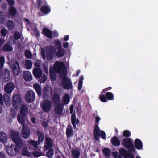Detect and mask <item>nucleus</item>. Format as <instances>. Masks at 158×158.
Here are the masks:
<instances>
[{"instance_id":"obj_59","label":"nucleus","mask_w":158,"mask_h":158,"mask_svg":"<svg viewBox=\"0 0 158 158\" xmlns=\"http://www.w3.org/2000/svg\"><path fill=\"white\" fill-rule=\"evenodd\" d=\"M76 119V116L75 113H73L71 116V121H73V120H74V119Z\"/></svg>"},{"instance_id":"obj_43","label":"nucleus","mask_w":158,"mask_h":158,"mask_svg":"<svg viewBox=\"0 0 158 158\" xmlns=\"http://www.w3.org/2000/svg\"><path fill=\"white\" fill-rule=\"evenodd\" d=\"M5 20V15L2 12H0V23H3Z\"/></svg>"},{"instance_id":"obj_50","label":"nucleus","mask_w":158,"mask_h":158,"mask_svg":"<svg viewBox=\"0 0 158 158\" xmlns=\"http://www.w3.org/2000/svg\"><path fill=\"white\" fill-rule=\"evenodd\" d=\"M131 134L130 131L127 130H125L123 132V135L125 137H128L130 136Z\"/></svg>"},{"instance_id":"obj_24","label":"nucleus","mask_w":158,"mask_h":158,"mask_svg":"<svg viewBox=\"0 0 158 158\" xmlns=\"http://www.w3.org/2000/svg\"><path fill=\"white\" fill-rule=\"evenodd\" d=\"M73 158H79L80 155V149H73L71 152Z\"/></svg>"},{"instance_id":"obj_6","label":"nucleus","mask_w":158,"mask_h":158,"mask_svg":"<svg viewBox=\"0 0 158 158\" xmlns=\"http://www.w3.org/2000/svg\"><path fill=\"white\" fill-rule=\"evenodd\" d=\"M98 125V124L96 125L94 131V138L96 140H98L99 139V137L100 136L102 138L105 139L106 136L105 132L103 131L100 130Z\"/></svg>"},{"instance_id":"obj_40","label":"nucleus","mask_w":158,"mask_h":158,"mask_svg":"<svg viewBox=\"0 0 158 158\" xmlns=\"http://www.w3.org/2000/svg\"><path fill=\"white\" fill-rule=\"evenodd\" d=\"M32 63L31 61L28 60L25 61V66L26 68L28 69H31L32 67Z\"/></svg>"},{"instance_id":"obj_51","label":"nucleus","mask_w":158,"mask_h":158,"mask_svg":"<svg viewBox=\"0 0 158 158\" xmlns=\"http://www.w3.org/2000/svg\"><path fill=\"white\" fill-rule=\"evenodd\" d=\"M26 56L28 58H30L32 56V54L31 52L28 50H26L25 52Z\"/></svg>"},{"instance_id":"obj_10","label":"nucleus","mask_w":158,"mask_h":158,"mask_svg":"<svg viewBox=\"0 0 158 158\" xmlns=\"http://www.w3.org/2000/svg\"><path fill=\"white\" fill-rule=\"evenodd\" d=\"M42 110L45 112H48L51 110L52 106L51 102L48 100L44 101L41 105Z\"/></svg>"},{"instance_id":"obj_33","label":"nucleus","mask_w":158,"mask_h":158,"mask_svg":"<svg viewBox=\"0 0 158 158\" xmlns=\"http://www.w3.org/2000/svg\"><path fill=\"white\" fill-rule=\"evenodd\" d=\"M22 155L24 156H31V152L28 151L26 148L24 147L22 150Z\"/></svg>"},{"instance_id":"obj_38","label":"nucleus","mask_w":158,"mask_h":158,"mask_svg":"<svg viewBox=\"0 0 158 158\" xmlns=\"http://www.w3.org/2000/svg\"><path fill=\"white\" fill-rule=\"evenodd\" d=\"M3 50L4 51H11L13 50V48L10 45L6 44L3 47Z\"/></svg>"},{"instance_id":"obj_55","label":"nucleus","mask_w":158,"mask_h":158,"mask_svg":"<svg viewBox=\"0 0 158 158\" xmlns=\"http://www.w3.org/2000/svg\"><path fill=\"white\" fill-rule=\"evenodd\" d=\"M47 79L45 75H43L41 80L40 83L44 82Z\"/></svg>"},{"instance_id":"obj_47","label":"nucleus","mask_w":158,"mask_h":158,"mask_svg":"<svg viewBox=\"0 0 158 158\" xmlns=\"http://www.w3.org/2000/svg\"><path fill=\"white\" fill-rule=\"evenodd\" d=\"M103 153L106 156H109L111 154V152L108 149L104 148L103 149Z\"/></svg>"},{"instance_id":"obj_13","label":"nucleus","mask_w":158,"mask_h":158,"mask_svg":"<svg viewBox=\"0 0 158 158\" xmlns=\"http://www.w3.org/2000/svg\"><path fill=\"white\" fill-rule=\"evenodd\" d=\"M30 135V130L27 127V126L22 127V130L21 132V137L24 139H27L29 137Z\"/></svg>"},{"instance_id":"obj_42","label":"nucleus","mask_w":158,"mask_h":158,"mask_svg":"<svg viewBox=\"0 0 158 158\" xmlns=\"http://www.w3.org/2000/svg\"><path fill=\"white\" fill-rule=\"evenodd\" d=\"M84 79V77L83 76H81L80 77L79 81L78 83V90H80L81 89L82 85V83H83V80Z\"/></svg>"},{"instance_id":"obj_35","label":"nucleus","mask_w":158,"mask_h":158,"mask_svg":"<svg viewBox=\"0 0 158 158\" xmlns=\"http://www.w3.org/2000/svg\"><path fill=\"white\" fill-rule=\"evenodd\" d=\"M37 133L39 137V140L38 141L40 142L43 141L44 139V135L43 133L39 131H38Z\"/></svg>"},{"instance_id":"obj_26","label":"nucleus","mask_w":158,"mask_h":158,"mask_svg":"<svg viewBox=\"0 0 158 158\" xmlns=\"http://www.w3.org/2000/svg\"><path fill=\"white\" fill-rule=\"evenodd\" d=\"M66 134L67 137L70 138L73 135V132L71 126H69L66 131Z\"/></svg>"},{"instance_id":"obj_31","label":"nucleus","mask_w":158,"mask_h":158,"mask_svg":"<svg viewBox=\"0 0 158 158\" xmlns=\"http://www.w3.org/2000/svg\"><path fill=\"white\" fill-rule=\"evenodd\" d=\"M33 87L39 95H40L41 94V90L40 85L37 84H35L33 85Z\"/></svg>"},{"instance_id":"obj_9","label":"nucleus","mask_w":158,"mask_h":158,"mask_svg":"<svg viewBox=\"0 0 158 158\" xmlns=\"http://www.w3.org/2000/svg\"><path fill=\"white\" fill-rule=\"evenodd\" d=\"M45 143L43 147L44 151L48 149H52L53 146V143L52 140L49 137H46L45 139Z\"/></svg>"},{"instance_id":"obj_34","label":"nucleus","mask_w":158,"mask_h":158,"mask_svg":"<svg viewBox=\"0 0 158 158\" xmlns=\"http://www.w3.org/2000/svg\"><path fill=\"white\" fill-rule=\"evenodd\" d=\"M24 20L26 22V24L27 27L30 26L32 29H35V26L33 23H31L28 19L25 18Z\"/></svg>"},{"instance_id":"obj_62","label":"nucleus","mask_w":158,"mask_h":158,"mask_svg":"<svg viewBox=\"0 0 158 158\" xmlns=\"http://www.w3.org/2000/svg\"><path fill=\"white\" fill-rule=\"evenodd\" d=\"M63 47L65 48H67L69 46V44L68 42H64L63 44Z\"/></svg>"},{"instance_id":"obj_22","label":"nucleus","mask_w":158,"mask_h":158,"mask_svg":"<svg viewBox=\"0 0 158 158\" xmlns=\"http://www.w3.org/2000/svg\"><path fill=\"white\" fill-rule=\"evenodd\" d=\"M33 74L35 77L40 78L42 75V72L40 68H36L33 70Z\"/></svg>"},{"instance_id":"obj_61","label":"nucleus","mask_w":158,"mask_h":158,"mask_svg":"<svg viewBox=\"0 0 158 158\" xmlns=\"http://www.w3.org/2000/svg\"><path fill=\"white\" fill-rule=\"evenodd\" d=\"M118 152H113V157L115 158H118Z\"/></svg>"},{"instance_id":"obj_46","label":"nucleus","mask_w":158,"mask_h":158,"mask_svg":"<svg viewBox=\"0 0 158 158\" xmlns=\"http://www.w3.org/2000/svg\"><path fill=\"white\" fill-rule=\"evenodd\" d=\"M21 33L18 32H15L14 35V40H18L21 37Z\"/></svg>"},{"instance_id":"obj_15","label":"nucleus","mask_w":158,"mask_h":158,"mask_svg":"<svg viewBox=\"0 0 158 158\" xmlns=\"http://www.w3.org/2000/svg\"><path fill=\"white\" fill-rule=\"evenodd\" d=\"M10 77V72L7 69H5L1 76V79L3 82L8 81Z\"/></svg>"},{"instance_id":"obj_32","label":"nucleus","mask_w":158,"mask_h":158,"mask_svg":"<svg viewBox=\"0 0 158 158\" xmlns=\"http://www.w3.org/2000/svg\"><path fill=\"white\" fill-rule=\"evenodd\" d=\"M58 51L56 52V55L58 57H60L63 56L64 54V50L62 48L57 49Z\"/></svg>"},{"instance_id":"obj_8","label":"nucleus","mask_w":158,"mask_h":158,"mask_svg":"<svg viewBox=\"0 0 158 158\" xmlns=\"http://www.w3.org/2000/svg\"><path fill=\"white\" fill-rule=\"evenodd\" d=\"M3 101L7 106H10L11 105L10 98L6 94L2 95V94L0 93V103L3 104Z\"/></svg>"},{"instance_id":"obj_14","label":"nucleus","mask_w":158,"mask_h":158,"mask_svg":"<svg viewBox=\"0 0 158 158\" xmlns=\"http://www.w3.org/2000/svg\"><path fill=\"white\" fill-rule=\"evenodd\" d=\"M56 55V49L53 47H51L49 48V50L46 54L47 58L48 60H52L53 59Z\"/></svg>"},{"instance_id":"obj_56","label":"nucleus","mask_w":158,"mask_h":158,"mask_svg":"<svg viewBox=\"0 0 158 158\" xmlns=\"http://www.w3.org/2000/svg\"><path fill=\"white\" fill-rule=\"evenodd\" d=\"M41 56L44 59L45 58V53L43 49H42L41 51Z\"/></svg>"},{"instance_id":"obj_44","label":"nucleus","mask_w":158,"mask_h":158,"mask_svg":"<svg viewBox=\"0 0 158 158\" xmlns=\"http://www.w3.org/2000/svg\"><path fill=\"white\" fill-rule=\"evenodd\" d=\"M55 46L57 49L62 48L61 44L60 41L58 40H56L54 42Z\"/></svg>"},{"instance_id":"obj_36","label":"nucleus","mask_w":158,"mask_h":158,"mask_svg":"<svg viewBox=\"0 0 158 158\" xmlns=\"http://www.w3.org/2000/svg\"><path fill=\"white\" fill-rule=\"evenodd\" d=\"M7 25L8 28L10 29H13L15 26L13 22L10 20H9L7 22Z\"/></svg>"},{"instance_id":"obj_21","label":"nucleus","mask_w":158,"mask_h":158,"mask_svg":"<svg viewBox=\"0 0 158 158\" xmlns=\"http://www.w3.org/2000/svg\"><path fill=\"white\" fill-rule=\"evenodd\" d=\"M23 76L24 79L27 81H30L32 78L31 73L28 71L24 72L23 73Z\"/></svg>"},{"instance_id":"obj_27","label":"nucleus","mask_w":158,"mask_h":158,"mask_svg":"<svg viewBox=\"0 0 158 158\" xmlns=\"http://www.w3.org/2000/svg\"><path fill=\"white\" fill-rule=\"evenodd\" d=\"M70 97L68 94H65L62 99V103L63 105L68 104L69 102Z\"/></svg>"},{"instance_id":"obj_64","label":"nucleus","mask_w":158,"mask_h":158,"mask_svg":"<svg viewBox=\"0 0 158 158\" xmlns=\"http://www.w3.org/2000/svg\"><path fill=\"white\" fill-rule=\"evenodd\" d=\"M111 89V87H109L107 88L104 89L101 92V93H102L103 92H106V91H107L109 90H110Z\"/></svg>"},{"instance_id":"obj_4","label":"nucleus","mask_w":158,"mask_h":158,"mask_svg":"<svg viewBox=\"0 0 158 158\" xmlns=\"http://www.w3.org/2000/svg\"><path fill=\"white\" fill-rule=\"evenodd\" d=\"M9 64L14 75L16 76L19 75L20 72V69L18 62L16 60H13L11 62H9Z\"/></svg>"},{"instance_id":"obj_16","label":"nucleus","mask_w":158,"mask_h":158,"mask_svg":"<svg viewBox=\"0 0 158 158\" xmlns=\"http://www.w3.org/2000/svg\"><path fill=\"white\" fill-rule=\"evenodd\" d=\"M17 118L18 122L22 125V127L29 126L30 124L27 120H26L25 121L23 117L20 114L18 115Z\"/></svg>"},{"instance_id":"obj_53","label":"nucleus","mask_w":158,"mask_h":158,"mask_svg":"<svg viewBox=\"0 0 158 158\" xmlns=\"http://www.w3.org/2000/svg\"><path fill=\"white\" fill-rule=\"evenodd\" d=\"M79 122V120L78 119H74V120H73L71 121L72 124L73 125V126L74 127H76V124H77Z\"/></svg>"},{"instance_id":"obj_28","label":"nucleus","mask_w":158,"mask_h":158,"mask_svg":"<svg viewBox=\"0 0 158 158\" xmlns=\"http://www.w3.org/2000/svg\"><path fill=\"white\" fill-rule=\"evenodd\" d=\"M6 134L3 132L0 133V141L2 143L6 142L7 140Z\"/></svg>"},{"instance_id":"obj_52","label":"nucleus","mask_w":158,"mask_h":158,"mask_svg":"<svg viewBox=\"0 0 158 158\" xmlns=\"http://www.w3.org/2000/svg\"><path fill=\"white\" fill-rule=\"evenodd\" d=\"M54 100L55 102H59L60 101L59 96L57 94H55L53 96Z\"/></svg>"},{"instance_id":"obj_20","label":"nucleus","mask_w":158,"mask_h":158,"mask_svg":"<svg viewBox=\"0 0 158 158\" xmlns=\"http://www.w3.org/2000/svg\"><path fill=\"white\" fill-rule=\"evenodd\" d=\"M40 142L39 141H35L33 140H31L30 141L28 144V147L30 149L32 148V146L34 147L33 148V150H34L35 148H38V145L39 144Z\"/></svg>"},{"instance_id":"obj_11","label":"nucleus","mask_w":158,"mask_h":158,"mask_svg":"<svg viewBox=\"0 0 158 158\" xmlns=\"http://www.w3.org/2000/svg\"><path fill=\"white\" fill-rule=\"evenodd\" d=\"M35 94L34 92L32 91H28L26 96V100L28 103H31L33 102L35 100Z\"/></svg>"},{"instance_id":"obj_19","label":"nucleus","mask_w":158,"mask_h":158,"mask_svg":"<svg viewBox=\"0 0 158 158\" xmlns=\"http://www.w3.org/2000/svg\"><path fill=\"white\" fill-rule=\"evenodd\" d=\"M43 95L45 97L47 98L52 95V89L51 88L48 86H46L43 91Z\"/></svg>"},{"instance_id":"obj_1","label":"nucleus","mask_w":158,"mask_h":158,"mask_svg":"<svg viewBox=\"0 0 158 158\" xmlns=\"http://www.w3.org/2000/svg\"><path fill=\"white\" fill-rule=\"evenodd\" d=\"M56 73L60 74L61 78H62V85L64 87L67 89H71L72 83L69 79L66 77V68L63 62H56L53 68L50 69V76L52 80H55Z\"/></svg>"},{"instance_id":"obj_60","label":"nucleus","mask_w":158,"mask_h":158,"mask_svg":"<svg viewBox=\"0 0 158 158\" xmlns=\"http://www.w3.org/2000/svg\"><path fill=\"white\" fill-rule=\"evenodd\" d=\"M70 113L72 114L73 112V105L70 106L69 108Z\"/></svg>"},{"instance_id":"obj_2","label":"nucleus","mask_w":158,"mask_h":158,"mask_svg":"<svg viewBox=\"0 0 158 158\" xmlns=\"http://www.w3.org/2000/svg\"><path fill=\"white\" fill-rule=\"evenodd\" d=\"M12 105L16 109H19L21 107L20 113L25 116L28 113V108L24 104H22L20 97L18 94H15L13 96Z\"/></svg>"},{"instance_id":"obj_7","label":"nucleus","mask_w":158,"mask_h":158,"mask_svg":"<svg viewBox=\"0 0 158 158\" xmlns=\"http://www.w3.org/2000/svg\"><path fill=\"white\" fill-rule=\"evenodd\" d=\"M122 144L126 148H129L133 152L135 150L132 140L130 138H125L122 142Z\"/></svg>"},{"instance_id":"obj_49","label":"nucleus","mask_w":158,"mask_h":158,"mask_svg":"<svg viewBox=\"0 0 158 158\" xmlns=\"http://www.w3.org/2000/svg\"><path fill=\"white\" fill-rule=\"evenodd\" d=\"M5 61V58L4 57L2 56L0 58V65L2 68L3 66Z\"/></svg>"},{"instance_id":"obj_12","label":"nucleus","mask_w":158,"mask_h":158,"mask_svg":"<svg viewBox=\"0 0 158 158\" xmlns=\"http://www.w3.org/2000/svg\"><path fill=\"white\" fill-rule=\"evenodd\" d=\"M15 87V85L13 83L9 82L5 86L4 90L6 93L9 94L12 92Z\"/></svg>"},{"instance_id":"obj_25","label":"nucleus","mask_w":158,"mask_h":158,"mask_svg":"<svg viewBox=\"0 0 158 158\" xmlns=\"http://www.w3.org/2000/svg\"><path fill=\"white\" fill-rule=\"evenodd\" d=\"M41 11L44 13L47 14L50 12V7L48 4H46L41 7Z\"/></svg>"},{"instance_id":"obj_45","label":"nucleus","mask_w":158,"mask_h":158,"mask_svg":"<svg viewBox=\"0 0 158 158\" xmlns=\"http://www.w3.org/2000/svg\"><path fill=\"white\" fill-rule=\"evenodd\" d=\"M48 151L47 153L46 156L48 157L51 158L54 154L53 149H48Z\"/></svg>"},{"instance_id":"obj_39","label":"nucleus","mask_w":158,"mask_h":158,"mask_svg":"<svg viewBox=\"0 0 158 158\" xmlns=\"http://www.w3.org/2000/svg\"><path fill=\"white\" fill-rule=\"evenodd\" d=\"M32 154L34 156L37 157H39L42 155L40 148L39 149L38 151H35L33 152Z\"/></svg>"},{"instance_id":"obj_23","label":"nucleus","mask_w":158,"mask_h":158,"mask_svg":"<svg viewBox=\"0 0 158 158\" xmlns=\"http://www.w3.org/2000/svg\"><path fill=\"white\" fill-rule=\"evenodd\" d=\"M135 148L138 150L141 149L143 147L142 142L139 139H135Z\"/></svg>"},{"instance_id":"obj_54","label":"nucleus","mask_w":158,"mask_h":158,"mask_svg":"<svg viewBox=\"0 0 158 158\" xmlns=\"http://www.w3.org/2000/svg\"><path fill=\"white\" fill-rule=\"evenodd\" d=\"M1 34L2 36H5L7 33V31L4 28H2L1 31Z\"/></svg>"},{"instance_id":"obj_3","label":"nucleus","mask_w":158,"mask_h":158,"mask_svg":"<svg viewBox=\"0 0 158 158\" xmlns=\"http://www.w3.org/2000/svg\"><path fill=\"white\" fill-rule=\"evenodd\" d=\"M10 135L13 142L18 147H22L23 143L21 138L19 136V133L16 131H11Z\"/></svg>"},{"instance_id":"obj_17","label":"nucleus","mask_w":158,"mask_h":158,"mask_svg":"<svg viewBox=\"0 0 158 158\" xmlns=\"http://www.w3.org/2000/svg\"><path fill=\"white\" fill-rule=\"evenodd\" d=\"M119 152L122 156L126 158H134V156L132 154H128L127 151L124 148L120 149Z\"/></svg>"},{"instance_id":"obj_5","label":"nucleus","mask_w":158,"mask_h":158,"mask_svg":"<svg viewBox=\"0 0 158 158\" xmlns=\"http://www.w3.org/2000/svg\"><path fill=\"white\" fill-rule=\"evenodd\" d=\"M18 146L14 145L8 146L6 147V150L7 153L11 156H15L18 153L19 149Z\"/></svg>"},{"instance_id":"obj_41","label":"nucleus","mask_w":158,"mask_h":158,"mask_svg":"<svg viewBox=\"0 0 158 158\" xmlns=\"http://www.w3.org/2000/svg\"><path fill=\"white\" fill-rule=\"evenodd\" d=\"M16 13V10L13 7H11L9 10L10 15L12 16L13 17L15 16Z\"/></svg>"},{"instance_id":"obj_29","label":"nucleus","mask_w":158,"mask_h":158,"mask_svg":"<svg viewBox=\"0 0 158 158\" xmlns=\"http://www.w3.org/2000/svg\"><path fill=\"white\" fill-rule=\"evenodd\" d=\"M44 34L47 37L51 38L52 36V31L47 29H44L43 30Z\"/></svg>"},{"instance_id":"obj_37","label":"nucleus","mask_w":158,"mask_h":158,"mask_svg":"<svg viewBox=\"0 0 158 158\" xmlns=\"http://www.w3.org/2000/svg\"><path fill=\"white\" fill-rule=\"evenodd\" d=\"M106 96L107 99L109 100H114V95L111 92H107L106 94Z\"/></svg>"},{"instance_id":"obj_18","label":"nucleus","mask_w":158,"mask_h":158,"mask_svg":"<svg viewBox=\"0 0 158 158\" xmlns=\"http://www.w3.org/2000/svg\"><path fill=\"white\" fill-rule=\"evenodd\" d=\"M64 106L61 104H58L55 106V112L56 114L58 115L61 114L63 111Z\"/></svg>"},{"instance_id":"obj_57","label":"nucleus","mask_w":158,"mask_h":158,"mask_svg":"<svg viewBox=\"0 0 158 158\" xmlns=\"http://www.w3.org/2000/svg\"><path fill=\"white\" fill-rule=\"evenodd\" d=\"M8 1V3L10 5L13 6L14 3V1L13 0H6Z\"/></svg>"},{"instance_id":"obj_30","label":"nucleus","mask_w":158,"mask_h":158,"mask_svg":"<svg viewBox=\"0 0 158 158\" xmlns=\"http://www.w3.org/2000/svg\"><path fill=\"white\" fill-rule=\"evenodd\" d=\"M111 141L112 143L115 146H118L120 144V142L119 139L115 137L112 138Z\"/></svg>"},{"instance_id":"obj_48","label":"nucleus","mask_w":158,"mask_h":158,"mask_svg":"<svg viewBox=\"0 0 158 158\" xmlns=\"http://www.w3.org/2000/svg\"><path fill=\"white\" fill-rule=\"evenodd\" d=\"M99 98L100 100L102 102H106L107 101L105 96L104 95H102V94L100 95Z\"/></svg>"},{"instance_id":"obj_58","label":"nucleus","mask_w":158,"mask_h":158,"mask_svg":"<svg viewBox=\"0 0 158 158\" xmlns=\"http://www.w3.org/2000/svg\"><path fill=\"white\" fill-rule=\"evenodd\" d=\"M11 112L13 116L15 117L16 115V112L15 110L13 109H11Z\"/></svg>"},{"instance_id":"obj_63","label":"nucleus","mask_w":158,"mask_h":158,"mask_svg":"<svg viewBox=\"0 0 158 158\" xmlns=\"http://www.w3.org/2000/svg\"><path fill=\"white\" fill-rule=\"evenodd\" d=\"M48 122L47 121H44L42 122V124L44 127H46L47 126Z\"/></svg>"}]
</instances>
